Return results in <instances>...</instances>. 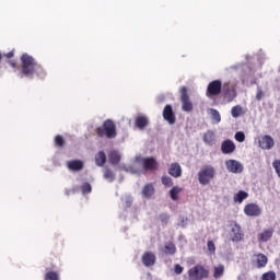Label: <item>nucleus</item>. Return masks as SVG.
I'll return each mask as SVG.
<instances>
[{"label": "nucleus", "mask_w": 280, "mask_h": 280, "mask_svg": "<svg viewBox=\"0 0 280 280\" xmlns=\"http://www.w3.org/2000/svg\"><path fill=\"white\" fill-rule=\"evenodd\" d=\"M168 174L170 176H173V178H180V176H183V168L180 167V164L177 162L172 163L168 167Z\"/></svg>", "instance_id": "14"}, {"label": "nucleus", "mask_w": 280, "mask_h": 280, "mask_svg": "<svg viewBox=\"0 0 280 280\" xmlns=\"http://www.w3.org/2000/svg\"><path fill=\"white\" fill-rule=\"evenodd\" d=\"M7 58H14V52L10 51L7 55H4Z\"/></svg>", "instance_id": "43"}, {"label": "nucleus", "mask_w": 280, "mask_h": 280, "mask_svg": "<svg viewBox=\"0 0 280 280\" xmlns=\"http://www.w3.org/2000/svg\"><path fill=\"white\" fill-rule=\"evenodd\" d=\"M208 250L210 253H215V243H213V241H208Z\"/></svg>", "instance_id": "42"}, {"label": "nucleus", "mask_w": 280, "mask_h": 280, "mask_svg": "<svg viewBox=\"0 0 280 280\" xmlns=\"http://www.w3.org/2000/svg\"><path fill=\"white\" fill-rule=\"evenodd\" d=\"M209 275H210L209 267L197 264L188 270L187 280L209 279Z\"/></svg>", "instance_id": "3"}, {"label": "nucleus", "mask_w": 280, "mask_h": 280, "mask_svg": "<svg viewBox=\"0 0 280 280\" xmlns=\"http://www.w3.org/2000/svg\"><path fill=\"white\" fill-rule=\"evenodd\" d=\"M95 163L97 167H104V165H106V153L104 151H100L95 155Z\"/></svg>", "instance_id": "21"}, {"label": "nucleus", "mask_w": 280, "mask_h": 280, "mask_svg": "<svg viewBox=\"0 0 280 280\" xmlns=\"http://www.w3.org/2000/svg\"><path fill=\"white\" fill-rule=\"evenodd\" d=\"M273 233V229L265 230L262 233L258 235L259 242H268V240L272 237Z\"/></svg>", "instance_id": "23"}, {"label": "nucleus", "mask_w": 280, "mask_h": 280, "mask_svg": "<svg viewBox=\"0 0 280 280\" xmlns=\"http://www.w3.org/2000/svg\"><path fill=\"white\" fill-rule=\"evenodd\" d=\"M148 117L145 116H138L136 118V126L139 128V130H143V128L148 127Z\"/></svg>", "instance_id": "24"}, {"label": "nucleus", "mask_w": 280, "mask_h": 280, "mask_svg": "<svg viewBox=\"0 0 280 280\" xmlns=\"http://www.w3.org/2000/svg\"><path fill=\"white\" fill-rule=\"evenodd\" d=\"M104 178L106 180H109V183H113V180H115V173H113V171H110L109 168H106L104 171Z\"/></svg>", "instance_id": "33"}, {"label": "nucleus", "mask_w": 280, "mask_h": 280, "mask_svg": "<svg viewBox=\"0 0 280 280\" xmlns=\"http://www.w3.org/2000/svg\"><path fill=\"white\" fill-rule=\"evenodd\" d=\"M256 257V266L257 268H266L268 265V256L264 254H257Z\"/></svg>", "instance_id": "19"}, {"label": "nucleus", "mask_w": 280, "mask_h": 280, "mask_svg": "<svg viewBox=\"0 0 280 280\" xmlns=\"http://www.w3.org/2000/svg\"><path fill=\"white\" fill-rule=\"evenodd\" d=\"M213 178H215V168L211 165L203 166L198 173L200 185H209Z\"/></svg>", "instance_id": "4"}, {"label": "nucleus", "mask_w": 280, "mask_h": 280, "mask_svg": "<svg viewBox=\"0 0 280 280\" xmlns=\"http://www.w3.org/2000/svg\"><path fill=\"white\" fill-rule=\"evenodd\" d=\"M3 60V55L0 52V62Z\"/></svg>", "instance_id": "45"}, {"label": "nucleus", "mask_w": 280, "mask_h": 280, "mask_svg": "<svg viewBox=\"0 0 280 280\" xmlns=\"http://www.w3.org/2000/svg\"><path fill=\"white\" fill-rule=\"evenodd\" d=\"M81 191H82L83 195L91 194V191H92L91 184L84 183L81 186Z\"/></svg>", "instance_id": "37"}, {"label": "nucleus", "mask_w": 280, "mask_h": 280, "mask_svg": "<svg viewBox=\"0 0 280 280\" xmlns=\"http://www.w3.org/2000/svg\"><path fill=\"white\" fill-rule=\"evenodd\" d=\"M213 277L215 279H220L221 277H224V267L223 265H219L214 267Z\"/></svg>", "instance_id": "30"}, {"label": "nucleus", "mask_w": 280, "mask_h": 280, "mask_svg": "<svg viewBox=\"0 0 280 280\" xmlns=\"http://www.w3.org/2000/svg\"><path fill=\"white\" fill-rule=\"evenodd\" d=\"M203 143L206 145H213V143H215V132H213L212 130H208L203 135Z\"/></svg>", "instance_id": "18"}, {"label": "nucleus", "mask_w": 280, "mask_h": 280, "mask_svg": "<svg viewBox=\"0 0 280 280\" xmlns=\"http://www.w3.org/2000/svg\"><path fill=\"white\" fill-rule=\"evenodd\" d=\"M221 151L223 154H233L235 152V142L232 140H225L221 144Z\"/></svg>", "instance_id": "16"}, {"label": "nucleus", "mask_w": 280, "mask_h": 280, "mask_svg": "<svg viewBox=\"0 0 280 280\" xmlns=\"http://www.w3.org/2000/svg\"><path fill=\"white\" fill-rule=\"evenodd\" d=\"M21 60V73L25 78H34L36 75L40 80H44L46 78L47 72H45V69L34 57L27 55L26 52L23 54L20 58Z\"/></svg>", "instance_id": "1"}, {"label": "nucleus", "mask_w": 280, "mask_h": 280, "mask_svg": "<svg viewBox=\"0 0 280 280\" xmlns=\"http://www.w3.org/2000/svg\"><path fill=\"white\" fill-rule=\"evenodd\" d=\"M258 143L261 150H272L275 148V139H272V136H262Z\"/></svg>", "instance_id": "10"}, {"label": "nucleus", "mask_w": 280, "mask_h": 280, "mask_svg": "<svg viewBox=\"0 0 280 280\" xmlns=\"http://www.w3.org/2000/svg\"><path fill=\"white\" fill-rule=\"evenodd\" d=\"M244 213L248 218H259L261 215V208L257 203H247L244 207Z\"/></svg>", "instance_id": "7"}, {"label": "nucleus", "mask_w": 280, "mask_h": 280, "mask_svg": "<svg viewBox=\"0 0 280 280\" xmlns=\"http://www.w3.org/2000/svg\"><path fill=\"white\" fill-rule=\"evenodd\" d=\"M234 139L235 141H238V143H244V141H246V135H244V131H237Z\"/></svg>", "instance_id": "34"}, {"label": "nucleus", "mask_w": 280, "mask_h": 280, "mask_svg": "<svg viewBox=\"0 0 280 280\" xmlns=\"http://www.w3.org/2000/svg\"><path fill=\"white\" fill-rule=\"evenodd\" d=\"M261 279L262 280H277V273H275V271H268L262 275Z\"/></svg>", "instance_id": "36"}, {"label": "nucleus", "mask_w": 280, "mask_h": 280, "mask_svg": "<svg viewBox=\"0 0 280 280\" xmlns=\"http://www.w3.org/2000/svg\"><path fill=\"white\" fill-rule=\"evenodd\" d=\"M142 195L144 198H152L154 196V185L152 183L145 184L142 188Z\"/></svg>", "instance_id": "20"}, {"label": "nucleus", "mask_w": 280, "mask_h": 280, "mask_svg": "<svg viewBox=\"0 0 280 280\" xmlns=\"http://www.w3.org/2000/svg\"><path fill=\"white\" fill-rule=\"evenodd\" d=\"M159 220H160V222H162V224H167V222H170V214L161 213L159 215Z\"/></svg>", "instance_id": "38"}, {"label": "nucleus", "mask_w": 280, "mask_h": 280, "mask_svg": "<svg viewBox=\"0 0 280 280\" xmlns=\"http://www.w3.org/2000/svg\"><path fill=\"white\" fill-rule=\"evenodd\" d=\"M180 191H183V188L178 187V186H174L171 190H170V196L173 200H178V194H180Z\"/></svg>", "instance_id": "29"}, {"label": "nucleus", "mask_w": 280, "mask_h": 280, "mask_svg": "<svg viewBox=\"0 0 280 280\" xmlns=\"http://www.w3.org/2000/svg\"><path fill=\"white\" fill-rule=\"evenodd\" d=\"M223 96L228 102H233L237 97V92H235V88L231 86L230 82L223 83Z\"/></svg>", "instance_id": "8"}, {"label": "nucleus", "mask_w": 280, "mask_h": 280, "mask_svg": "<svg viewBox=\"0 0 280 280\" xmlns=\"http://www.w3.org/2000/svg\"><path fill=\"white\" fill-rule=\"evenodd\" d=\"M246 198H248V192L244 191V190H240L235 196H234V202H244V200H246Z\"/></svg>", "instance_id": "27"}, {"label": "nucleus", "mask_w": 280, "mask_h": 280, "mask_svg": "<svg viewBox=\"0 0 280 280\" xmlns=\"http://www.w3.org/2000/svg\"><path fill=\"white\" fill-rule=\"evenodd\" d=\"M110 165H118L119 161H121V155L117 151H112L108 154Z\"/></svg>", "instance_id": "22"}, {"label": "nucleus", "mask_w": 280, "mask_h": 280, "mask_svg": "<svg viewBox=\"0 0 280 280\" xmlns=\"http://www.w3.org/2000/svg\"><path fill=\"white\" fill-rule=\"evenodd\" d=\"M272 167L276 170V174L280 177V160H275L272 162Z\"/></svg>", "instance_id": "39"}, {"label": "nucleus", "mask_w": 280, "mask_h": 280, "mask_svg": "<svg viewBox=\"0 0 280 280\" xmlns=\"http://www.w3.org/2000/svg\"><path fill=\"white\" fill-rule=\"evenodd\" d=\"M232 242H242L244 240V233H242V228L240 225H235V228L232 229Z\"/></svg>", "instance_id": "17"}, {"label": "nucleus", "mask_w": 280, "mask_h": 280, "mask_svg": "<svg viewBox=\"0 0 280 280\" xmlns=\"http://www.w3.org/2000/svg\"><path fill=\"white\" fill-rule=\"evenodd\" d=\"M163 117L168 124H176V115L174 114V109H172V105H166L164 107Z\"/></svg>", "instance_id": "12"}, {"label": "nucleus", "mask_w": 280, "mask_h": 280, "mask_svg": "<svg viewBox=\"0 0 280 280\" xmlns=\"http://www.w3.org/2000/svg\"><path fill=\"white\" fill-rule=\"evenodd\" d=\"M165 255H176V245L172 242L166 243L164 246Z\"/></svg>", "instance_id": "26"}, {"label": "nucleus", "mask_w": 280, "mask_h": 280, "mask_svg": "<svg viewBox=\"0 0 280 280\" xmlns=\"http://www.w3.org/2000/svg\"><path fill=\"white\" fill-rule=\"evenodd\" d=\"M231 115L234 117V119H237V117H242L244 115V109L240 105H235L231 109Z\"/></svg>", "instance_id": "25"}, {"label": "nucleus", "mask_w": 280, "mask_h": 280, "mask_svg": "<svg viewBox=\"0 0 280 280\" xmlns=\"http://www.w3.org/2000/svg\"><path fill=\"white\" fill-rule=\"evenodd\" d=\"M161 182L164 185V187H173L174 186V180L170 176H162Z\"/></svg>", "instance_id": "32"}, {"label": "nucleus", "mask_w": 280, "mask_h": 280, "mask_svg": "<svg viewBox=\"0 0 280 280\" xmlns=\"http://www.w3.org/2000/svg\"><path fill=\"white\" fill-rule=\"evenodd\" d=\"M210 115L214 124H220V121H222V116L218 109L210 108Z\"/></svg>", "instance_id": "28"}, {"label": "nucleus", "mask_w": 280, "mask_h": 280, "mask_svg": "<svg viewBox=\"0 0 280 280\" xmlns=\"http://www.w3.org/2000/svg\"><path fill=\"white\" fill-rule=\"evenodd\" d=\"M55 145L57 148H65V138L60 135L55 137Z\"/></svg>", "instance_id": "35"}, {"label": "nucleus", "mask_w": 280, "mask_h": 280, "mask_svg": "<svg viewBox=\"0 0 280 280\" xmlns=\"http://www.w3.org/2000/svg\"><path fill=\"white\" fill-rule=\"evenodd\" d=\"M179 93L182 110H184V113H191V110H194V103H191V101L189 100V93L187 92V88L182 86Z\"/></svg>", "instance_id": "5"}, {"label": "nucleus", "mask_w": 280, "mask_h": 280, "mask_svg": "<svg viewBox=\"0 0 280 280\" xmlns=\"http://www.w3.org/2000/svg\"><path fill=\"white\" fill-rule=\"evenodd\" d=\"M256 100L257 102H261V100H264V90H261L260 88H258L257 90Z\"/></svg>", "instance_id": "40"}, {"label": "nucleus", "mask_w": 280, "mask_h": 280, "mask_svg": "<svg viewBox=\"0 0 280 280\" xmlns=\"http://www.w3.org/2000/svg\"><path fill=\"white\" fill-rule=\"evenodd\" d=\"M96 135L101 138L115 139L117 137V125H115V121L107 119L101 127L96 128Z\"/></svg>", "instance_id": "2"}, {"label": "nucleus", "mask_w": 280, "mask_h": 280, "mask_svg": "<svg viewBox=\"0 0 280 280\" xmlns=\"http://www.w3.org/2000/svg\"><path fill=\"white\" fill-rule=\"evenodd\" d=\"M226 168L232 174H242L244 172V166H242V163L237 162L236 160H228L225 162Z\"/></svg>", "instance_id": "9"}, {"label": "nucleus", "mask_w": 280, "mask_h": 280, "mask_svg": "<svg viewBox=\"0 0 280 280\" xmlns=\"http://www.w3.org/2000/svg\"><path fill=\"white\" fill-rule=\"evenodd\" d=\"M142 264L147 268H150V266H154L156 264V256L152 252H145L142 255Z\"/></svg>", "instance_id": "13"}, {"label": "nucleus", "mask_w": 280, "mask_h": 280, "mask_svg": "<svg viewBox=\"0 0 280 280\" xmlns=\"http://www.w3.org/2000/svg\"><path fill=\"white\" fill-rule=\"evenodd\" d=\"M145 172H154L159 170V162L154 158H147L142 160Z\"/></svg>", "instance_id": "11"}, {"label": "nucleus", "mask_w": 280, "mask_h": 280, "mask_svg": "<svg viewBox=\"0 0 280 280\" xmlns=\"http://www.w3.org/2000/svg\"><path fill=\"white\" fill-rule=\"evenodd\" d=\"M183 270H185V268H183V266H180L179 264L175 265V267H174L175 275H183Z\"/></svg>", "instance_id": "41"}, {"label": "nucleus", "mask_w": 280, "mask_h": 280, "mask_svg": "<svg viewBox=\"0 0 280 280\" xmlns=\"http://www.w3.org/2000/svg\"><path fill=\"white\" fill-rule=\"evenodd\" d=\"M67 167L71 172H80V171L84 170V162H82L81 160L68 161Z\"/></svg>", "instance_id": "15"}, {"label": "nucleus", "mask_w": 280, "mask_h": 280, "mask_svg": "<svg viewBox=\"0 0 280 280\" xmlns=\"http://www.w3.org/2000/svg\"><path fill=\"white\" fill-rule=\"evenodd\" d=\"M222 81L220 80H214L208 84L206 95L207 97H218L220 93L223 91Z\"/></svg>", "instance_id": "6"}, {"label": "nucleus", "mask_w": 280, "mask_h": 280, "mask_svg": "<svg viewBox=\"0 0 280 280\" xmlns=\"http://www.w3.org/2000/svg\"><path fill=\"white\" fill-rule=\"evenodd\" d=\"M44 280H60V275L56 271H47L44 276Z\"/></svg>", "instance_id": "31"}, {"label": "nucleus", "mask_w": 280, "mask_h": 280, "mask_svg": "<svg viewBox=\"0 0 280 280\" xmlns=\"http://www.w3.org/2000/svg\"><path fill=\"white\" fill-rule=\"evenodd\" d=\"M9 65H11V67H13V69L16 68V62H14V61H9Z\"/></svg>", "instance_id": "44"}]
</instances>
